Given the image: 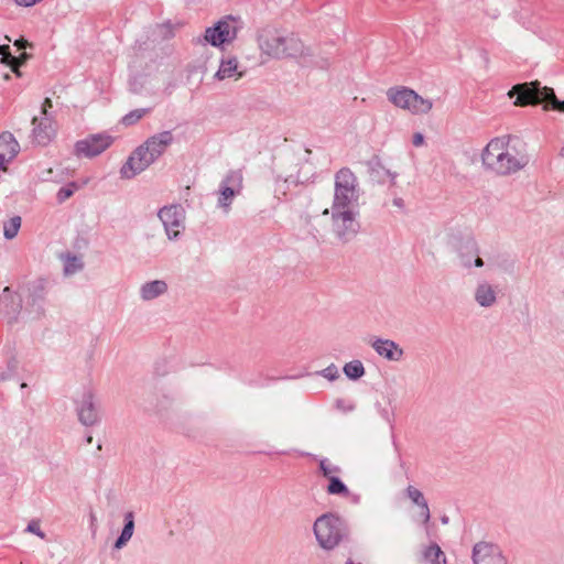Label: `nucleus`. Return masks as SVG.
<instances>
[{
  "instance_id": "obj_11",
  "label": "nucleus",
  "mask_w": 564,
  "mask_h": 564,
  "mask_svg": "<svg viewBox=\"0 0 564 564\" xmlns=\"http://www.w3.org/2000/svg\"><path fill=\"white\" fill-rule=\"evenodd\" d=\"M243 175L241 171H230L220 186L219 204L224 207L230 205L235 195L242 189Z\"/></svg>"
},
{
  "instance_id": "obj_5",
  "label": "nucleus",
  "mask_w": 564,
  "mask_h": 564,
  "mask_svg": "<svg viewBox=\"0 0 564 564\" xmlns=\"http://www.w3.org/2000/svg\"><path fill=\"white\" fill-rule=\"evenodd\" d=\"M387 97L391 104L412 115H425L431 111L433 102L406 87L388 89Z\"/></svg>"
},
{
  "instance_id": "obj_38",
  "label": "nucleus",
  "mask_w": 564,
  "mask_h": 564,
  "mask_svg": "<svg viewBox=\"0 0 564 564\" xmlns=\"http://www.w3.org/2000/svg\"><path fill=\"white\" fill-rule=\"evenodd\" d=\"M40 0H15L19 6L30 7L39 2Z\"/></svg>"
},
{
  "instance_id": "obj_22",
  "label": "nucleus",
  "mask_w": 564,
  "mask_h": 564,
  "mask_svg": "<svg viewBox=\"0 0 564 564\" xmlns=\"http://www.w3.org/2000/svg\"><path fill=\"white\" fill-rule=\"evenodd\" d=\"M167 286L164 281H152L144 284L141 289V295L144 300H152L166 291Z\"/></svg>"
},
{
  "instance_id": "obj_1",
  "label": "nucleus",
  "mask_w": 564,
  "mask_h": 564,
  "mask_svg": "<svg viewBox=\"0 0 564 564\" xmlns=\"http://www.w3.org/2000/svg\"><path fill=\"white\" fill-rule=\"evenodd\" d=\"M307 223L315 235H334L345 241L355 236L359 229L357 212L354 207L337 208L332 205L330 210L325 208L319 215L310 217Z\"/></svg>"
},
{
  "instance_id": "obj_39",
  "label": "nucleus",
  "mask_w": 564,
  "mask_h": 564,
  "mask_svg": "<svg viewBox=\"0 0 564 564\" xmlns=\"http://www.w3.org/2000/svg\"><path fill=\"white\" fill-rule=\"evenodd\" d=\"M48 108H52V100L50 98H45L42 105L43 115H46Z\"/></svg>"
},
{
  "instance_id": "obj_10",
  "label": "nucleus",
  "mask_w": 564,
  "mask_h": 564,
  "mask_svg": "<svg viewBox=\"0 0 564 564\" xmlns=\"http://www.w3.org/2000/svg\"><path fill=\"white\" fill-rule=\"evenodd\" d=\"M154 161L142 144L138 147L128 158L127 162L120 169L122 178H132L147 170Z\"/></svg>"
},
{
  "instance_id": "obj_40",
  "label": "nucleus",
  "mask_w": 564,
  "mask_h": 564,
  "mask_svg": "<svg viewBox=\"0 0 564 564\" xmlns=\"http://www.w3.org/2000/svg\"><path fill=\"white\" fill-rule=\"evenodd\" d=\"M29 55L26 53H22L19 57H11V59H19L20 65L24 64V62L28 59Z\"/></svg>"
},
{
  "instance_id": "obj_31",
  "label": "nucleus",
  "mask_w": 564,
  "mask_h": 564,
  "mask_svg": "<svg viewBox=\"0 0 564 564\" xmlns=\"http://www.w3.org/2000/svg\"><path fill=\"white\" fill-rule=\"evenodd\" d=\"M323 376L329 380H334L338 377V369L335 365H330L323 370Z\"/></svg>"
},
{
  "instance_id": "obj_6",
  "label": "nucleus",
  "mask_w": 564,
  "mask_h": 564,
  "mask_svg": "<svg viewBox=\"0 0 564 564\" xmlns=\"http://www.w3.org/2000/svg\"><path fill=\"white\" fill-rule=\"evenodd\" d=\"M314 533L323 549L332 550L339 544L344 536L343 522L335 514H323L314 523Z\"/></svg>"
},
{
  "instance_id": "obj_14",
  "label": "nucleus",
  "mask_w": 564,
  "mask_h": 564,
  "mask_svg": "<svg viewBox=\"0 0 564 564\" xmlns=\"http://www.w3.org/2000/svg\"><path fill=\"white\" fill-rule=\"evenodd\" d=\"M173 140L174 138L172 132L163 131L149 138L142 147L147 148V152H149V155H151L152 160L155 161L166 151Z\"/></svg>"
},
{
  "instance_id": "obj_25",
  "label": "nucleus",
  "mask_w": 564,
  "mask_h": 564,
  "mask_svg": "<svg viewBox=\"0 0 564 564\" xmlns=\"http://www.w3.org/2000/svg\"><path fill=\"white\" fill-rule=\"evenodd\" d=\"M345 375L352 380L359 379L365 375V368L359 360H352L344 366Z\"/></svg>"
},
{
  "instance_id": "obj_16",
  "label": "nucleus",
  "mask_w": 564,
  "mask_h": 564,
  "mask_svg": "<svg viewBox=\"0 0 564 564\" xmlns=\"http://www.w3.org/2000/svg\"><path fill=\"white\" fill-rule=\"evenodd\" d=\"M245 70L240 69L239 62L236 57H230L221 61L219 69L216 72L215 77L219 80L225 79H240Z\"/></svg>"
},
{
  "instance_id": "obj_41",
  "label": "nucleus",
  "mask_w": 564,
  "mask_h": 564,
  "mask_svg": "<svg viewBox=\"0 0 564 564\" xmlns=\"http://www.w3.org/2000/svg\"><path fill=\"white\" fill-rule=\"evenodd\" d=\"M14 44H15L19 48H25V47H26V45H28V41H25V40L21 39V40L15 41V43H14Z\"/></svg>"
},
{
  "instance_id": "obj_37",
  "label": "nucleus",
  "mask_w": 564,
  "mask_h": 564,
  "mask_svg": "<svg viewBox=\"0 0 564 564\" xmlns=\"http://www.w3.org/2000/svg\"><path fill=\"white\" fill-rule=\"evenodd\" d=\"M9 65L11 66L12 70L18 75V76H21V73H20V62L19 59H11L9 62Z\"/></svg>"
},
{
  "instance_id": "obj_34",
  "label": "nucleus",
  "mask_w": 564,
  "mask_h": 564,
  "mask_svg": "<svg viewBox=\"0 0 564 564\" xmlns=\"http://www.w3.org/2000/svg\"><path fill=\"white\" fill-rule=\"evenodd\" d=\"M26 530L31 533H34L41 538H44V533L41 531L40 529V523L39 521H31L29 524H28V528Z\"/></svg>"
},
{
  "instance_id": "obj_9",
  "label": "nucleus",
  "mask_w": 564,
  "mask_h": 564,
  "mask_svg": "<svg viewBox=\"0 0 564 564\" xmlns=\"http://www.w3.org/2000/svg\"><path fill=\"white\" fill-rule=\"evenodd\" d=\"M113 138L106 133L90 134L75 144L76 156L94 158L106 151Z\"/></svg>"
},
{
  "instance_id": "obj_45",
  "label": "nucleus",
  "mask_w": 564,
  "mask_h": 564,
  "mask_svg": "<svg viewBox=\"0 0 564 564\" xmlns=\"http://www.w3.org/2000/svg\"><path fill=\"white\" fill-rule=\"evenodd\" d=\"M346 564H355V563H354V562H351V561H348Z\"/></svg>"
},
{
  "instance_id": "obj_35",
  "label": "nucleus",
  "mask_w": 564,
  "mask_h": 564,
  "mask_svg": "<svg viewBox=\"0 0 564 564\" xmlns=\"http://www.w3.org/2000/svg\"><path fill=\"white\" fill-rule=\"evenodd\" d=\"M0 54L2 55V61L6 62L7 64H9V62L11 61V57H13L10 53L9 45H1Z\"/></svg>"
},
{
  "instance_id": "obj_28",
  "label": "nucleus",
  "mask_w": 564,
  "mask_h": 564,
  "mask_svg": "<svg viewBox=\"0 0 564 564\" xmlns=\"http://www.w3.org/2000/svg\"><path fill=\"white\" fill-rule=\"evenodd\" d=\"M145 113H147L145 109L132 110L122 118V123L126 126H131V124L138 122Z\"/></svg>"
},
{
  "instance_id": "obj_18",
  "label": "nucleus",
  "mask_w": 564,
  "mask_h": 564,
  "mask_svg": "<svg viewBox=\"0 0 564 564\" xmlns=\"http://www.w3.org/2000/svg\"><path fill=\"white\" fill-rule=\"evenodd\" d=\"M373 349L388 360H399L403 350L392 340L377 339L372 343Z\"/></svg>"
},
{
  "instance_id": "obj_13",
  "label": "nucleus",
  "mask_w": 564,
  "mask_h": 564,
  "mask_svg": "<svg viewBox=\"0 0 564 564\" xmlns=\"http://www.w3.org/2000/svg\"><path fill=\"white\" fill-rule=\"evenodd\" d=\"M473 560L475 564H507L500 550L496 545L486 542L475 545Z\"/></svg>"
},
{
  "instance_id": "obj_30",
  "label": "nucleus",
  "mask_w": 564,
  "mask_h": 564,
  "mask_svg": "<svg viewBox=\"0 0 564 564\" xmlns=\"http://www.w3.org/2000/svg\"><path fill=\"white\" fill-rule=\"evenodd\" d=\"M319 468L327 479H330V477H336L335 474L339 471L338 467L333 466L329 462L325 459L321 460Z\"/></svg>"
},
{
  "instance_id": "obj_23",
  "label": "nucleus",
  "mask_w": 564,
  "mask_h": 564,
  "mask_svg": "<svg viewBox=\"0 0 564 564\" xmlns=\"http://www.w3.org/2000/svg\"><path fill=\"white\" fill-rule=\"evenodd\" d=\"M476 301L481 306H490L496 301V295L489 284H481L476 291Z\"/></svg>"
},
{
  "instance_id": "obj_4",
  "label": "nucleus",
  "mask_w": 564,
  "mask_h": 564,
  "mask_svg": "<svg viewBox=\"0 0 564 564\" xmlns=\"http://www.w3.org/2000/svg\"><path fill=\"white\" fill-rule=\"evenodd\" d=\"M545 90H554L551 87L542 86L541 82L533 80L514 85L509 91L508 97L514 98L516 107H528L542 105L544 111H550L549 98Z\"/></svg>"
},
{
  "instance_id": "obj_3",
  "label": "nucleus",
  "mask_w": 564,
  "mask_h": 564,
  "mask_svg": "<svg viewBox=\"0 0 564 564\" xmlns=\"http://www.w3.org/2000/svg\"><path fill=\"white\" fill-rule=\"evenodd\" d=\"M257 41L265 59L296 57L303 54V43L297 37L282 36L273 29H262Z\"/></svg>"
},
{
  "instance_id": "obj_2",
  "label": "nucleus",
  "mask_w": 564,
  "mask_h": 564,
  "mask_svg": "<svg viewBox=\"0 0 564 564\" xmlns=\"http://www.w3.org/2000/svg\"><path fill=\"white\" fill-rule=\"evenodd\" d=\"M481 158L488 170L500 175L516 173L527 164L524 156L510 149L507 137L492 139L484 149Z\"/></svg>"
},
{
  "instance_id": "obj_42",
  "label": "nucleus",
  "mask_w": 564,
  "mask_h": 564,
  "mask_svg": "<svg viewBox=\"0 0 564 564\" xmlns=\"http://www.w3.org/2000/svg\"><path fill=\"white\" fill-rule=\"evenodd\" d=\"M9 292H10V289L8 286L4 288L3 293L0 295V301L6 300Z\"/></svg>"
},
{
  "instance_id": "obj_15",
  "label": "nucleus",
  "mask_w": 564,
  "mask_h": 564,
  "mask_svg": "<svg viewBox=\"0 0 564 564\" xmlns=\"http://www.w3.org/2000/svg\"><path fill=\"white\" fill-rule=\"evenodd\" d=\"M20 145L10 132L0 135V171H6V164L19 153Z\"/></svg>"
},
{
  "instance_id": "obj_26",
  "label": "nucleus",
  "mask_w": 564,
  "mask_h": 564,
  "mask_svg": "<svg viewBox=\"0 0 564 564\" xmlns=\"http://www.w3.org/2000/svg\"><path fill=\"white\" fill-rule=\"evenodd\" d=\"M329 484L327 486V492L329 495H341V496H348L349 490L345 486V484L337 477H330Z\"/></svg>"
},
{
  "instance_id": "obj_17",
  "label": "nucleus",
  "mask_w": 564,
  "mask_h": 564,
  "mask_svg": "<svg viewBox=\"0 0 564 564\" xmlns=\"http://www.w3.org/2000/svg\"><path fill=\"white\" fill-rule=\"evenodd\" d=\"M32 123L35 126L33 135L39 144H47L55 137V129L48 119H43L37 123V118L34 117Z\"/></svg>"
},
{
  "instance_id": "obj_32",
  "label": "nucleus",
  "mask_w": 564,
  "mask_h": 564,
  "mask_svg": "<svg viewBox=\"0 0 564 564\" xmlns=\"http://www.w3.org/2000/svg\"><path fill=\"white\" fill-rule=\"evenodd\" d=\"M82 267L80 263H78V260L76 258H72L66 262L65 265V272L66 273H74L77 269Z\"/></svg>"
},
{
  "instance_id": "obj_24",
  "label": "nucleus",
  "mask_w": 564,
  "mask_h": 564,
  "mask_svg": "<svg viewBox=\"0 0 564 564\" xmlns=\"http://www.w3.org/2000/svg\"><path fill=\"white\" fill-rule=\"evenodd\" d=\"M126 521L127 522L124 524V528L115 544L117 549H121L131 539L133 534L134 522L132 512H128L126 514Z\"/></svg>"
},
{
  "instance_id": "obj_33",
  "label": "nucleus",
  "mask_w": 564,
  "mask_h": 564,
  "mask_svg": "<svg viewBox=\"0 0 564 564\" xmlns=\"http://www.w3.org/2000/svg\"><path fill=\"white\" fill-rule=\"evenodd\" d=\"M74 193V189L72 187H63L57 193V198L59 202H64L67 198H69Z\"/></svg>"
},
{
  "instance_id": "obj_43",
  "label": "nucleus",
  "mask_w": 564,
  "mask_h": 564,
  "mask_svg": "<svg viewBox=\"0 0 564 564\" xmlns=\"http://www.w3.org/2000/svg\"><path fill=\"white\" fill-rule=\"evenodd\" d=\"M475 264H476V267H482L484 262H482L481 258H477L475 261Z\"/></svg>"
},
{
  "instance_id": "obj_12",
  "label": "nucleus",
  "mask_w": 564,
  "mask_h": 564,
  "mask_svg": "<svg viewBox=\"0 0 564 564\" xmlns=\"http://www.w3.org/2000/svg\"><path fill=\"white\" fill-rule=\"evenodd\" d=\"M159 217L162 220L169 238H175L183 228L184 210L181 206L164 207L160 210Z\"/></svg>"
},
{
  "instance_id": "obj_19",
  "label": "nucleus",
  "mask_w": 564,
  "mask_h": 564,
  "mask_svg": "<svg viewBox=\"0 0 564 564\" xmlns=\"http://www.w3.org/2000/svg\"><path fill=\"white\" fill-rule=\"evenodd\" d=\"M91 399L93 395L88 392L83 395L78 405V417L85 425H93L97 421V412Z\"/></svg>"
},
{
  "instance_id": "obj_8",
  "label": "nucleus",
  "mask_w": 564,
  "mask_h": 564,
  "mask_svg": "<svg viewBox=\"0 0 564 564\" xmlns=\"http://www.w3.org/2000/svg\"><path fill=\"white\" fill-rule=\"evenodd\" d=\"M240 29L239 19L228 15L219 20L214 26L205 30L204 40L213 46L231 43Z\"/></svg>"
},
{
  "instance_id": "obj_7",
  "label": "nucleus",
  "mask_w": 564,
  "mask_h": 564,
  "mask_svg": "<svg viewBox=\"0 0 564 564\" xmlns=\"http://www.w3.org/2000/svg\"><path fill=\"white\" fill-rule=\"evenodd\" d=\"M357 199V177L347 167L340 169L335 175V193L332 205L337 208L354 207Z\"/></svg>"
},
{
  "instance_id": "obj_36",
  "label": "nucleus",
  "mask_w": 564,
  "mask_h": 564,
  "mask_svg": "<svg viewBox=\"0 0 564 564\" xmlns=\"http://www.w3.org/2000/svg\"><path fill=\"white\" fill-rule=\"evenodd\" d=\"M412 143L414 147H421L424 143L423 134L420 132L414 133Z\"/></svg>"
},
{
  "instance_id": "obj_29",
  "label": "nucleus",
  "mask_w": 564,
  "mask_h": 564,
  "mask_svg": "<svg viewBox=\"0 0 564 564\" xmlns=\"http://www.w3.org/2000/svg\"><path fill=\"white\" fill-rule=\"evenodd\" d=\"M545 93L549 94L547 98H549L550 110L564 112V100L560 101L556 98L554 90H550V91L545 90Z\"/></svg>"
},
{
  "instance_id": "obj_20",
  "label": "nucleus",
  "mask_w": 564,
  "mask_h": 564,
  "mask_svg": "<svg viewBox=\"0 0 564 564\" xmlns=\"http://www.w3.org/2000/svg\"><path fill=\"white\" fill-rule=\"evenodd\" d=\"M406 496L413 503L420 507V517L424 523L429 522L431 514L427 502L423 496V494L415 487L409 486L406 488Z\"/></svg>"
},
{
  "instance_id": "obj_21",
  "label": "nucleus",
  "mask_w": 564,
  "mask_h": 564,
  "mask_svg": "<svg viewBox=\"0 0 564 564\" xmlns=\"http://www.w3.org/2000/svg\"><path fill=\"white\" fill-rule=\"evenodd\" d=\"M421 564H446V557L438 545L431 544L424 550Z\"/></svg>"
},
{
  "instance_id": "obj_44",
  "label": "nucleus",
  "mask_w": 564,
  "mask_h": 564,
  "mask_svg": "<svg viewBox=\"0 0 564 564\" xmlns=\"http://www.w3.org/2000/svg\"><path fill=\"white\" fill-rule=\"evenodd\" d=\"M87 442H88V443H91V442H93V437H91V436H89V437L87 438Z\"/></svg>"
},
{
  "instance_id": "obj_27",
  "label": "nucleus",
  "mask_w": 564,
  "mask_h": 564,
  "mask_svg": "<svg viewBox=\"0 0 564 564\" xmlns=\"http://www.w3.org/2000/svg\"><path fill=\"white\" fill-rule=\"evenodd\" d=\"M21 227V217L14 216L12 217L3 229L4 237L7 239H13Z\"/></svg>"
}]
</instances>
